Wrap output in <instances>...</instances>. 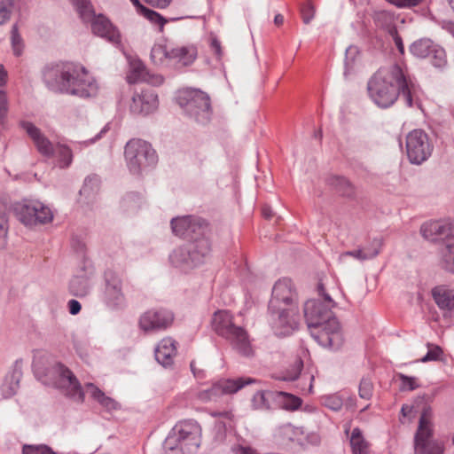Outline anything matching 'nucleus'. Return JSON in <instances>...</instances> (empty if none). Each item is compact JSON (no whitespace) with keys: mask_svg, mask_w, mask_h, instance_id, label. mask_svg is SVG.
<instances>
[{"mask_svg":"<svg viewBox=\"0 0 454 454\" xmlns=\"http://www.w3.org/2000/svg\"><path fill=\"white\" fill-rule=\"evenodd\" d=\"M422 236L429 241L450 239L454 237L452 225L446 221H431L425 223L421 228Z\"/></svg>","mask_w":454,"mask_h":454,"instance_id":"nucleus-21","label":"nucleus"},{"mask_svg":"<svg viewBox=\"0 0 454 454\" xmlns=\"http://www.w3.org/2000/svg\"><path fill=\"white\" fill-rule=\"evenodd\" d=\"M272 395L270 391H258L253 397V404L257 409H268L270 403L267 399V395Z\"/></svg>","mask_w":454,"mask_h":454,"instance_id":"nucleus-50","label":"nucleus"},{"mask_svg":"<svg viewBox=\"0 0 454 454\" xmlns=\"http://www.w3.org/2000/svg\"><path fill=\"white\" fill-rule=\"evenodd\" d=\"M411 53L419 59L429 58L435 67H442L446 65L445 51L428 38L415 41L410 46Z\"/></svg>","mask_w":454,"mask_h":454,"instance_id":"nucleus-16","label":"nucleus"},{"mask_svg":"<svg viewBox=\"0 0 454 454\" xmlns=\"http://www.w3.org/2000/svg\"><path fill=\"white\" fill-rule=\"evenodd\" d=\"M127 81L129 83L147 82L154 85H159L162 83L163 79L161 76H155L153 77V80H151L144 64L141 62H134L130 66V71L127 75Z\"/></svg>","mask_w":454,"mask_h":454,"instance_id":"nucleus-27","label":"nucleus"},{"mask_svg":"<svg viewBox=\"0 0 454 454\" xmlns=\"http://www.w3.org/2000/svg\"><path fill=\"white\" fill-rule=\"evenodd\" d=\"M303 368V362L301 358H295L294 364L291 365V368L288 369L283 377L280 378L282 380L292 381L298 379L301 370Z\"/></svg>","mask_w":454,"mask_h":454,"instance_id":"nucleus-39","label":"nucleus"},{"mask_svg":"<svg viewBox=\"0 0 454 454\" xmlns=\"http://www.w3.org/2000/svg\"><path fill=\"white\" fill-rule=\"evenodd\" d=\"M22 454H56L47 445H25Z\"/></svg>","mask_w":454,"mask_h":454,"instance_id":"nucleus-51","label":"nucleus"},{"mask_svg":"<svg viewBox=\"0 0 454 454\" xmlns=\"http://www.w3.org/2000/svg\"><path fill=\"white\" fill-rule=\"evenodd\" d=\"M201 428L194 420L176 424L168 435L165 444L171 450L179 449L184 454H193L200 445Z\"/></svg>","mask_w":454,"mask_h":454,"instance_id":"nucleus-8","label":"nucleus"},{"mask_svg":"<svg viewBox=\"0 0 454 454\" xmlns=\"http://www.w3.org/2000/svg\"><path fill=\"white\" fill-rule=\"evenodd\" d=\"M367 89L370 98L380 108L392 106L399 97L411 107L420 90L408 69L397 64L380 68L369 80Z\"/></svg>","mask_w":454,"mask_h":454,"instance_id":"nucleus-1","label":"nucleus"},{"mask_svg":"<svg viewBox=\"0 0 454 454\" xmlns=\"http://www.w3.org/2000/svg\"><path fill=\"white\" fill-rule=\"evenodd\" d=\"M390 35L393 36L395 44L397 50L399 51V52L401 54H403L404 53V45L403 43V40H402L401 36L397 33V30L395 29V33H390Z\"/></svg>","mask_w":454,"mask_h":454,"instance_id":"nucleus-58","label":"nucleus"},{"mask_svg":"<svg viewBox=\"0 0 454 454\" xmlns=\"http://www.w3.org/2000/svg\"><path fill=\"white\" fill-rule=\"evenodd\" d=\"M124 154L127 166L133 175L141 174L153 167L158 160L155 150L142 139L129 140L126 144Z\"/></svg>","mask_w":454,"mask_h":454,"instance_id":"nucleus-10","label":"nucleus"},{"mask_svg":"<svg viewBox=\"0 0 454 454\" xmlns=\"http://www.w3.org/2000/svg\"><path fill=\"white\" fill-rule=\"evenodd\" d=\"M190 366H191V370L195 378H197V379H204L205 378L204 370L201 368H198L195 361L191 362Z\"/></svg>","mask_w":454,"mask_h":454,"instance_id":"nucleus-60","label":"nucleus"},{"mask_svg":"<svg viewBox=\"0 0 454 454\" xmlns=\"http://www.w3.org/2000/svg\"><path fill=\"white\" fill-rule=\"evenodd\" d=\"M49 375L52 380L53 386L74 401L82 403L84 395L87 393L103 407L108 410L116 409L117 403L111 397L106 396L94 384L86 383L84 388H82L75 375L64 364L60 363L54 364L50 369Z\"/></svg>","mask_w":454,"mask_h":454,"instance_id":"nucleus-5","label":"nucleus"},{"mask_svg":"<svg viewBox=\"0 0 454 454\" xmlns=\"http://www.w3.org/2000/svg\"><path fill=\"white\" fill-rule=\"evenodd\" d=\"M173 314L166 309H151L145 312L139 319V325L145 332L163 330L173 322Z\"/></svg>","mask_w":454,"mask_h":454,"instance_id":"nucleus-17","label":"nucleus"},{"mask_svg":"<svg viewBox=\"0 0 454 454\" xmlns=\"http://www.w3.org/2000/svg\"><path fill=\"white\" fill-rule=\"evenodd\" d=\"M322 403L328 409L338 411L343 405V400L338 395H329L322 397Z\"/></svg>","mask_w":454,"mask_h":454,"instance_id":"nucleus-43","label":"nucleus"},{"mask_svg":"<svg viewBox=\"0 0 454 454\" xmlns=\"http://www.w3.org/2000/svg\"><path fill=\"white\" fill-rule=\"evenodd\" d=\"M14 0H0V25L7 22L12 16Z\"/></svg>","mask_w":454,"mask_h":454,"instance_id":"nucleus-42","label":"nucleus"},{"mask_svg":"<svg viewBox=\"0 0 454 454\" xmlns=\"http://www.w3.org/2000/svg\"><path fill=\"white\" fill-rule=\"evenodd\" d=\"M372 255H373V254H364L363 250L360 249V247H359L357 249L347 251V252L340 254L339 256V259H340V261H343L346 257L350 256L358 261L363 262V261L372 260Z\"/></svg>","mask_w":454,"mask_h":454,"instance_id":"nucleus-52","label":"nucleus"},{"mask_svg":"<svg viewBox=\"0 0 454 454\" xmlns=\"http://www.w3.org/2000/svg\"><path fill=\"white\" fill-rule=\"evenodd\" d=\"M21 377L22 361L17 360L13 364L11 371L5 375L0 386L1 395L4 398H11L17 394Z\"/></svg>","mask_w":454,"mask_h":454,"instance_id":"nucleus-24","label":"nucleus"},{"mask_svg":"<svg viewBox=\"0 0 454 454\" xmlns=\"http://www.w3.org/2000/svg\"><path fill=\"white\" fill-rule=\"evenodd\" d=\"M373 385L370 379L363 378L359 385V396L363 399L369 400L372 396Z\"/></svg>","mask_w":454,"mask_h":454,"instance_id":"nucleus-49","label":"nucleus"},{"mask_svg":"<svg viewBox=\"0 0 454 454\" xmlns=\"http://www.w3.org/2000/svg\"><path fill=\"white\" fill-rule=\"evenodd\" d=\"M173 232L179 237L195 240L205 237L207 223L200 217L186 215L171 220Z\"/></svg>","mask_w":454,"mask_h":454,"instance_id":"nucleus-15","label":"nucleus"},{"mask_svg":"<svg viewBox=\"0 0 454 454\" xmlns=\"http://www.w3.org/2000/svg\"><path fill=\"white\" fill-rule=\"evenodd\" d=\"M433 410L425 406L421 411L419 426L414 436L415 454H442L444 448L442 442L433 438L434 423Z\"/></svg>","mask_w":454,"mask_h":454,"instance_id":"nucleus-9","label":"nucleus"},{"mask_svg":"<svg viewBox=\"0 0 454 454\" xmlns=\"http://www.w3.org/2000/svg\"><path fill=\"white\" fill-rule=\"evenodd\" d=\"M210 251L208 239L202 237L174 249L169 254V262L174 267L187 272L203 263Z\"/></svg>","mask_w":454,"mask_h":454,"instance_id":"nucleus-7","label":"nucleus"},{"mask_svg":"<svg viewBox=\"0 0 454 454\" xmlns=\"http://www.w3.org/2000/svg\"><path fill=\"white\" fill-rule=\"evenodd\" d=\"M55 153L59 158V165L62 168H68L73 161L72 149L65 145L58 143L55 145Z\"/></svg>","mask_w":454,"mask_h":454,"instance_id":"nucleus-36","label":"nucleus"},{"mask_svg":"<svg viewBox=\"0 0 454 454\" xmlns=\"http://www.w3.org/2000/svg\"><path fill=\"white\" fill-rule=\"evenodd\" d=\"M350 445L354 454H366L368 443L358 427L353 429L350 436Z\"/></svg>","mask_w":454,"mask_h":454,"instance_id":"nucleus-35","label":"nucleus"},{"mask_svg":"<svg viewBox=\"0 0 454 454\" xmlns=\"http://www.w3.org/2000/svg\"><path fill=\"white\" fill-rule=\"evenodd\" d=\"M398 8H411L418 6L423 0H386Z\"/></svg>","mask_w":454,"mask_h":454,"instance_id":"nucleus-55","label":"nucleus"},{"mask_svg":"<svg viewBox=\"0 0 454 454\" xmlns=\"http://www.w3.org/2000/svg\"><path fill=\"white\" fill-rule=\"evenodd\" d=\"M212 416H213V417H223V418H225V419H231V413L230 411L213 412V413H212Z\"/></svg>","mask_w":454,"mask_h":454,"instance_id":"nucleus-64","label":"nucleus"},{"mask_svg":"<svg viewBox=\"0 0 454 454\" xmlns=\"http://www.w3.org/2000/svg\"><path fill=\"white\" fill-rule=\"evenodd\" d=\"M277 395L282 398V407L287 411L298 410L302 403L300 397L286 392L279 391Z\"/></svg>","mask_w":454,"mask_h":454,"instance_id":"nucleus-37","label":"nucleus"},{"mask_svg":"<svg viewBox=\"0 0 454 454\" xmlns=\"http://www.w3.org/2000/svg\"><path fill=\"white\" fill-rule=\"evenodd\" d=\"M140 14L152 24L159 26L160 31H162L164 25L168 22V20L160 13L147 7L142 8Z\"/></svg>","mask_w":454,"mask_h":454,"instance_id":"nucleus-38","label":"nucleus"},{"mask_svg":"<svg viewBox=\"0 0 454 454\" xmlns=\"http://www.w3.org/2000/svg\"><path fill=\"white\" fill-rule=\"evenodd\" d=\"M432 296L445 318H454V290L446 286L432 289Z\"/></svg>","mask_w":454,"mask_h":454,"instance_id":"nucleus-22","label":"nucleus"},{"mask_svg":"<svg viewBox=\"0 0 454 454\" xmlns=\"http://www.w3.org/2000/svg\"><path fill=\"white\" fill-rule=\"evenodd\" d=\"M372 20L376 27L387 30L389 34L395 33L394 15L387 11H375L372 14Z\"/></svg>","mask_w":454,"mask_h":454,"instance_id":"nucleus-32","label":"nucleus"},{"mask_svg":"<svg viewBox=\"0 0 454 454\" xmlns=\"http://www.w3.org/2000/svg\"><path fill=\"white\" fill-rule=\"evenodd\" d=\"M12 211L15 217L27 227L46 224L53 219L51 209L39 200L17 201L12 204Z\"/></svg>","mask_w":454,"mask_h":454,"instance_id":"nucleus-12","label":"nucleus"},{"mask_svg":"<svg viewBox=\"0 0 454 454\" xmlns=\"http://www.w3.org/2000/svg\"><path fill=\"white\" fill-rule=\"evenodd\" d=\"M213 330L224 338L238 353L245 356L253 354L247 332L233 322V316L227 310H217L211 321Z\"/></svg>","mask_w":454,"mask_h":454,"instance_id":"nucleus-6","label":"nucleus"},{"mask_svg":"<svg viewBox=\"0 0 454 454\" xmlns=\"http://www.w3.org/2000/svg\"><path fill=\"white\" fill-rule=\"evenodd\" d=\"M106 302L113 309L122 308L125 305V296L121 290V280L117 276H106Z\"/></svg>","mask_w":454,"mask_h":454,"instance_id":"nucleus-23","label":"nucleus"},{"mask_svg":"<svg viewBox=\"0 0 454 454\" xmlns=\"http://www.w3.org/2000/svg\"><path fill=\"white\" fill-rule=\"evenodd\" d=\"M321 442V437L317 433H306L305 432V445H318Z\"/></svg>","mask_w":454,"mask_h":454,"instance_id":"nucleus-56","label":"nucleus"},{"mask_svg":"<svg viewBox=\"0 0 454 454\" xmlns=\"http://www.w3.org/2000/svg\"><path fill=\"white\" fill-rule=\"evenodd\" d=\"M396 376L402 381L400 385V390L402 391H412L419 387L417 383L418 379L415 377H410L403 373H397Z\"/></svg>","mask_w":454,"mask_h":454,"instance_id":"nucleus-45","label":"nucleus"},{"mask_svg":"<svg viewBox=\"0 0 454 454\" xmlns=\"http://www.w3.org/2000/svg\"><path fill=\"white\" fill-rule=\"evenodd\" d=\"M170 45L156 43L153 46L150 53L152 62L158 67H169Z\"/></svg>","mask_w":454,"mask_h":454,"instance_id":"nucleus-31","label":"nucleus"},{"mask_svg":"<svg viewBox=\"0 0 454 454\" xmlns=\"http://www.w3.org/2000/svg\"><path fill=\"white\" fill-rule=\"evenodd\" d=\"M158 105L157 94L153 90H145L133 95L129 109L134 114L147 115L154 112Z\"/></svg>","mask_w":454,"mask_h":454,"instance_id":"nucleus-20","label":"nucleus"},{"mask_svg":"<svg viewBox=\"0 0 454 454\" xmlns=\"http://www.w3.org/2000/svg\"><path fill=\"white\" fill-rule=\"evenodd\" d=\"M197 57V49L193 45H170L169 67H187L193 63Z\"/></svg>","mask_w":454,"mask_h":454,"instance_id":"nucleus-25","label":"nucleus"},{"mask_svg":"<svg viewBox=\"0 0 454 454\" xmlns=\"http://www.w3.org/2000/svg\"><path fill=\"white\" fill-rule=\"evenodd\" d=\"M211 48L213 49V51H215V53L217 55V56H221L222 54V51H221V44H220V42L216 39H213L212 42H211Z\"/></svg>","mask_w":454,"mask_h":454,"instance_id":"nucleus-61","label":"nucleus"},{"mask_svg":"<svg viewBox=\"0 0 454 454\" xmlns=\"http://www.w3.org/2000/svg\"><path fill=\"white\" fill-rule=\"evenodd\" d=\"M100 137V135H98L95 138L93 139H90V140H87V141H83V142H74V149H78V148H81L82 145H89L92 143H94L97 139H98Z\"/></svg>","mask_w":454,"mask_h":454,"instance_id":"nucleus-62","label":"nucleus"},{"mask_svg":"<svg viewBox=\"0 0 454 454\" xmlns=\"http://www.w3.org/2000/svg\"><path fill=\"white\" fill-rule=\"evenodd\" d=\"M332 184L344 196H350L353 193L349 181L343 176L333 177Z\"/></svg>","mask_w":454,"mask_h":454,"instance_id":"nucleus-40","label":"nucleus"},{"mask_svg":"<svg viewBox=\"0 0 454 454\" xmlns=\"http://www.w3.org/2000/svg\"><path fill=\"white\" fill-rule=\"evenodd\" d=\"M324 302L309 300L304 304V317L311 337L322 347L338 349L343 343V333L337 318L331 310L335 306L334 301L325 292L322 283L317 286Z\"/></svg>","mask_w":454,"mask_h":454,"instance_id":"nucleus-2","label":"nucleus"},{"mask_svg":"<svg viewBox=\"0 0 454 454\" xmlns=\"http://www.w3.org/2000/svg\"><path fill=\"white\" fill-rule=\"evenodd\" d=\"M68 310L71 315H77L82 309L81 303L76 300H70L67 303Z\"/></svg>","mask_w":454,"mask_h":454,"instance_id":"nucleus-57","label":"nucleus"},{"mask_svg":"<svg viewBox=\"0 0 454 454\" xmlns=\"http://www.w3.org/2000/svg\"><path fill=\"white\" fill-rule=\"evenodd\" d=\"M433 150L434 145L423 129H413L406 136V153L411 163L422 164L428 160Z\"/></svg>","mask_w":454,"mask_h":454,"instance_id":"nucleus-14","label":"nucleus"},{"mask_svg":"<svg viewBox=\"0 0 454 454\" xmlns=\"http://www.w3.org/2000/svg\"><path fill=\"white\" fill-rule=\"evenodd\" d=\"M427 348V353L419 360L421 363L437 361L441 359V356L442 355V349L439 346L428 343Z\"/></svg>","mask_w":454,"mask_h":454,"instance_id":"nucleus-48","label":"nucleus"},{"mask_svg":"<svg viewBox=\"0 0 454 454\" xmlns=\"http://www.w3.org/2000/svg\"><path fill=\"white\" fill-rule=\"evenodd\" d=\"M43 79L50 90L79 98L95 97L98 91L97 81L81 65H48L43 68Z\"/></svg>","mask_w":454,"mask_h":454,"instance_id":"nucleus-3","label":"nucleus"},{"mask_svg":"<svg viewBox=\"0 0 454 454\" xmlns=\"http://www.w3.org/2000/svg\"><path fill=\"white\" fill-rule=\"evenodd\" d=\"M268 321L275 334L286 336L298 327V294L291 279L278 280L268 305Z\"/></svg>","mask_w":454,"mask_h":454,"instance_id":"nucleus-4","label":"nucleus"},{"mask_svg":"<svg viewBox=\"0 0 454 454\" xmlns=\"http://www.w3.org/2000/svg\"><path fill=\"white\" fill-rule=\"evenodd\" d=\"M254 382L256 380L254 378L223 379L211 387L200 390L196 396L202 403L217 402L222 395L235 394L245 386Z\"/></svg>","mask_w":454,"mask_h":454,"instance_id":"nucleus-13","label":"nucleus"},{"mask_svg":"<svg viewBox=\"0 0 454 454\" xmlns=\"http://www.w3.org/2000/svg\"><path fill=\"white\" fill-rule=\"evenodd\" d=\"M178 104L197 122L206 124L209 121L212 109L207 93L196 89L184 90L178 97Z\"/></svg>","mask_w":454,"mask_h":454,"instance_id":"nucleus-11","label":"nucleus"},{"mask_svg":"<svg viewBox=\"0 0 454 454\" xmlns=\"http://www.w3.org/2000/svg\"><path fill=\"white\" fill-rule=\"evenodd\" d=\"M90 278L88 276H74L69 283V291L74 296L83 297L90 291Z\"/></svg>","mask_w":454,"mask_h":454,"instance_id":"nucleus-33","label":"nucleus"},{"mask_svg":"<svg viewBox=\"0 0 454 454\" xmlns=\"http://www.w3.org/2000/svg\"><path fill=\"white\" fill-rule=\"evenodd\" d=\"M11 210L12 203L7 198H2L0 200V248H4L7 244L8 215Z\"/></svg>","mask_w":454,"mask_h":454,"instance_id":"nucleus-29","label":"nucleus"},{"mask_svg":"<svg viewBox=\"0 0 454 454\" xmlns=\"http://www.w3.org/2000/svg\"><path fill=\"white\" fill-rule=\"evenodd\" d=\"M383 247V239L380 238H375L372 239L368 245L360 247L363 250L364 254H373L372 259L375 258L380 253Z\"/></svg>","mask_w":454,"mask_h":454,"instance_id":"nucleus-44","label":"nucleus"},{"mask_svg":"<svg viewBox=\"0 0 454 454\" xmlns=\"http://www.w3.org/2000/svg\"><path fill=\"white\" fill-rule=\"evenodd\" d=\"M99 180L97 176H88L84 180V184L80 190V193L89 197L91 193L97 192L98 190Z\"/></svg>","mask_w":454,"mask_h":454,"instance_id":"nucleus-41","label":"nucleus"},{"mask_svg":"<svg viewBox=\"0 0 454 454\" xmlns=\"http://www.w3.org/2000/svg\"><path fill=\"white\" fill-rule=\"evenodd\" d=\"M142 198L137 193L128 194L122 200V206L127 210L136 211L141 207Z\"/></svg>","mask_w":454,"mask_h":454,"instance_id":"nucleus-47","label":"nucleus"},{"mask_svg":"<svg viewBox=\"0 0 454 454\" xmlns=\"http://www.w3.org/2000/svg\"><path fill=\"white\" fill-rule=\"evenodd\" d=\"M176 353V341L171 338L161 340L155 348V359L164 367L173 364V358Z\"/></svg>","mask_w":454,"mask_h":454,"instance_id":"nucleus-26","label":"nucleus"},{"mask_svg":"<svg viewBox=\"0 0 454 454\" xmlns=\"http://www.w3.org/2000/svg\"><path fill=\"white\" fill-rule=\"evenodd\" d=\"M11 41L13 53L16 56H20L23 51V42L20 35L19 34L17 25L12 26Z\"/></svg>","mask_w":454,"mask_h":454,"instance_id":"nucleus-46","label":"nucleus"},{"mask_svg":"<svg viewBox=\"0 0 454 454\" xmlns=\"http://www.w3.org/2000/svg\"><path fill=\"white\" fill-rule=\"evenodd\" d=\"M73 6L79 14V17L84 23L94 16V7L90 0H70Z\"/></svg>","mask_w":454,"mask_h":454,"instance_id":"nucleus-34","label":"nucleus"},{"mask_svg":"<svg viewBox=\"0 0 454 454\" xmlns=\"http://www.w3.org/2000/svg\"><path fill=\"white\" fill-rule=\"evenodd\" d=\"M20 127L27 132L33 141L36 150L44 157L51 158L55 154V145L34 123L27 121H21Z\"/></svg>","mask_w":454,"mask_h":454,"instance_id":"nucleus-19","label":"nucleus"},{"mask_svg":"<svg viewBox=\"0 0 454 454\" xmlns=\"http://www.w3.org/2000/svg\"><path fill=\"white\" fill-rule=\"evenodd\" d=\"M91 26L92 33L104 38L114 45L121 44V34L118 28L104 15L98 14L94 16L89 21Z\"/></svg>","mask_w":454,"mask_h":454,"instance_id":"nucleus-18","label":"nucleus"},{"mask_svg":"<svg viewBox=\"0 0 454 454\" xmlns=\"http://www.w3.org/2000/svg\"><path fill=\"white\" fill-rule=\"evenodd\" d=\"M8 114V99L4 91L0 90V123L4 125Z\"/></svg>","mask_w":454,"mask_h":454,"instance_id":"nucleus-54","label":"nucleus"},{"mask_svg":"<svg viewBox=\"0 0 454 454\" xmlns=\"http://www.w3.org/2000/svg\"><path fill=\"white\" fill-rule=\"evenodd\" d=\"M441 267L454 274V237L446 240L441 250Z\"/></svg>","mask_w":454,"mask_h":454,"instance_id":"nucleus-30","label":"nucleus"},{"mask_svg":"<svg viewBox=\"0 0 454 454\" xmlns=\"http://www.w3.org/2000/svg\"><path fill=\"white\" fill-rule=\"evenodd\" d=\"M302 20L305 24H309L314 18L315 8L310 1L306 2L301 8Z\"/></svg>","mask_w":454,"mask_h":454,"instance_id":"nucleus-53","label":"nucleus"},{"mask_svg":"<svg viewBox=\"0 0 454 454\" xmlns=\"http://www.w3.org/2000/svg\"><path fill=\"white\" fill-rule=\"evenodd\" d=\"M7 73L4 67L0 65V86H3L6 82Z\"/></svg>","mask_w":454,"mask_h":454,"instance_id":"nucleus-63","label":"nucleus"},{"mask_svg":"<svg viewBox=\"0 0 454 454\" xmlns=\"http://www.w3.org/2000/svg\"><path fill=\"white\" fill-rule=\"evenodd\" d=\"M278 435L284 442H297L305 445V430L291 424H286L278 427Z\"/></svg>","mask_w":454,"mask_h":454,"instance_id":"nucleus-28","label":"nucleus"},{"mask_svg":"<svg viewBox=\"0 0 454 454\" xmlns=\"http://www.w3.org/2000/svg\"><path fill=\"white\" fill-rule=\"evenodd\" d=\"M147 4L156 8H166L169 5L172 0H145Z\"/></svg>","mask_w":454,"mask_h":454,"instance_id":"nucleus-59","label":"nucleus"}]
</instances>
